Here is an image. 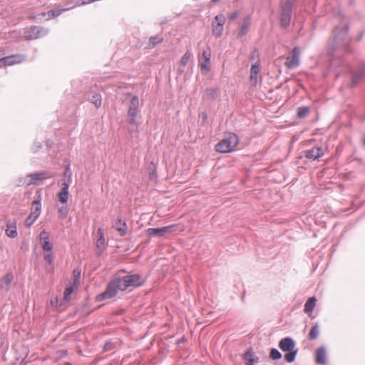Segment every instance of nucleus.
Instances as JSON below:
<instances>
[{"instance_id":"1","label":"nucleus","mask_w":365,"mask_h":365,"mask_svg":"<svg viewBox=\"0 0 365 365\" xmlns=\"http://www.w3.org/2000/svg\"><path fill=\"white\" fill-rule=\"evenodd\" d=\"M279 347L282 351L287 352L284 356L286 361L292 363L295 360L297 349H295V342L291 337H285L281 339Z\"/></svg>"},{"instance_id":"2","label":"nucleus","mask_w":365,"mask_h":365,"mask_svg":"<svg viewBox=\"0 0 365 365\" xmlns=\"http://www.w3.org/2000/svg\"><path fill=\"white\" fill-rule=\"evenodd\" d=\"M238 143V137L234 133H230L216 145L215 149L219 153H230L235 148Z\"/></svg>"},{"instance_id":"3","label":"nucleus","mask_w":365,"mask_h":365,"mask_svg":"<svg viewBox=\"0 0 365 365\" xmlns=\"http://www.w3.org/2000/svg\"><path fill=\"white\" fill-rule=\"evenodd\" d=\"M119 284L120 281L118 278H114L108 284L106 290L96 297V300L97 302H102L114 297L117 294L118 290L121 291V288Z\"/></svg>"},{"instance_id":"4","label":"nucleus","mask_w":365,"mask_h":365,"mask_svg":"<svg viewBox=\"0 0 365 365\" xmlns=\"http://www.w3.org/2000/svg\"><path fill=\"white\" fill-rule=\"evenodd\" d=\"M120 281L121 291L130 287H139L144 284L145 279L139 274H128L123 277H118Z\"/></svg>"},{"instance_id":"5","label":"nucleus","mask_w":365,"mask_h":365,"mask_svg":"<svg viewBox=\"0 0 365 365\" xmlns=\"http://www.w3.org/2000/svg\"><path fill=\"white\" fill-rule=\"evenodd\" d=\"M296 0H282V12L280 16V24L286 28L291 20V11Z\"/></svg>"},{"instance_id":"6","label":"nucleus","mask_w":365,"mask_h":365,"mask_svg":"<svg viewBox=\"0 0 365 365\" xmlns=\"http://www.w3.org/2000/svg\"><path fill=\"white\" fill-rule=\"evenodd\" d=\"M31 210V212L30 215L25 220V225L28 227H31L34 223L41 214V204L40 197L33 202Z\"/></svg>"},{"instance_id":"7","label":"nucleus","mask_w":365,"mask_h":365,"mask_svg":"<svg viewBox=\"0 0 365 365\" xmlns=\"http://www.w3.org/2000/svg\"><path fill=\"white\" fill-rule=\"evenodd\" d=\"M226 22V17L224 14L217 15L212 21V31L215 37H220L224 31V25Z\"/></svg>"},{"instance_id":"8","label":"nucleus","mask_w":365,"mask_h":365,"mask_svg":"<svg viewBox=\"0 0 365 365\" xmlns=\"http://www.w3.org/2000/svg\"><path fill=\"white\" fill-rule=\"evenodd\" d=\"M139 112V99L136 96H133L130 101L128 115L130 118L128 120L129 124L137 127V122L135 117Z\"/></svg>"},{"instance_id":"9","label":"nucleus","mask_w":365,"mask_h":365,"mask_svg":"<svg viewBox=\"0 0 365 365\" xmlns=\"http://www.w3.org/2000/svg\"><path fill=\"white\" fill-rule=\"evenodd\" d=\"M300 54L301 51L299 47H294L292 53L287 57V60L285 61L286 66L289 69L297 67L300 63Z\"/></svg>"},{"instance_id":"10","label":"nucleus","mask_w":365,"mask_h":365,"mask_svg":"<svg viewBox=\"0 0 365 365\" xmlns=\"http://www.w3.org/2000/svg\"><path fill=\"white\" fill-rule=\"evenodd\" d=\"M175 230V225H170L159 228H149L147 230V234L149 237H162L167 233L173 232Z\"/></svg>"},{"instance_id":"11","label":"nucleus","mask_w":365,"mask_h":365,"mask_svg":"<svg viewBox=\"0 0 365 365\" xmlns=\"http://www.w3.org/2000/svg\"><path fill=\"white\" fill-rule=\"evenodd\" d=\"M211 53L209 48L204 51L199 57V63L202 72L207 73L210 69Z\"/></svg>"},{"instance_id":"12","label":"nucleus","mask_w":365,"mask_h":365,"mask_svg":"<svg viewBox=\"0 0 365 365\" xmlns=\"http://www.w3.org/2000/svg\"><path fill=\"white\" fill-rule=\"evenodd\" d=\"M96 254L101 255L106 248V239L104 236V231L101 227H99L96 232Z\"/></svg>"},{"instance_id":"13","label":"nucleus","mask_w":365,"mask_h":365,"mask_svg":"<svg viewBox=\"0 0 365 365\" xmlns=\"http://www.w3.org/2000/svg\"><path fill=\"white\" fill-rule=\"evenodd\" d=\"M24 59L25 56L20 54L6 56L0 59V67L19 63L24 61Z\"/></svg>"},{"instance_id":"14","label":"nucleus","mask_w":365,"mask_h":365,"mask_svg":"<svg viewBox=\"0 0 365 365\" xmlns=\"http://www.w3.org/2000/svg\"><path fill=\"white\" fill-rule=\"evenodd\" d=\"M68 187L69 184L68 182H63L62 188L58 194L59 201L63 204H66L68 200Z\"/></svg>"},{"instance_id":"15","label":"nucleus","mask_w":365,"mask_h":365,"mask_svg":"<svg viewBox=\"0 0 365 365\" xmlns=\"http://www.w3.org/2000/svg\"><path fill=\"white\" fill-rule=\"evenodd\" d=\"M324 155L322 150L319 148H312L306 151L305 156L306 158L312 160H316Z\"/></svg>"},{"instance_id":"16","label":"nucleus","mask_w":365,"mask_h":365,"mask_svg":"<svg viewBox=\"0 0 365 365\" xmlns=\"http://www.w3.org/2000/svg\"><path fill=\"white\" fill-rule=\"evenodd\" d=\"M316 362L322 365H325L327 364V352L324 347L321 346L317 349Z\"/></svg>"},{"instance_id":"17","label":"nucleus","mask_w":365,"mask_h":365,"mask_svg":"<svg viewBox=\"0 0 365 365\" xmlns=\"http://www.w3.org/2000/svg\"><path fill=\"white\" fill-rule=\"evenodd\" d=\"M365 77V64H362L352 75V85L355 86L361 79Z\"/></svg>"},{"instance_id":"18","label":"nucleus","mask_w":365,"mask_h":365,"mask_svg":"<svg viewBox=\"0 0 365 365\" xmlns=\"http://www.w3.org/2000/svg\"><path fill=\"white\" fill-rule=\"evenodd\" d=\"M24 36L27 39H35L40 36V29L37 26H32L29 28L24 33Z\"/></svg>"},{"instance_id":"19","label":"nucleus","mask_w":365,"mask_h":365,"mask_svg":"<svg viewBox=\"0 0 365 365\" xmlns=\"http://www.w3.org/2000/svg\"><path fill=\"white\" fill-rule=\"evenodd\" d=\"M13 279L14 275L11 273H8L1 279L0 288L8 291Z\"/></svg>"},{"instance_id":"20","label":"nucleus","mask_w":365,"mask_h":365,"mask_svg":"<svg viewBox=\"0 0 365 365\" xmlns=\"http://www.w3.org/2000/svg\"><path fill=\"white\" fill-rule=\"evenodd\" d=\"M88 99L91 101L95 106L98 108L101 107L102 103L101 96L98 93L91 92L88 94Z\"/></svg>"},{"instance_id":"21","label":"nucleus","mask_w":365,"mask_h":365,"mask_svg":"<svg viewBox=\"0 0 365 365\" xmlns=\"http://www.w3.org/2000/svg\"><path fill=\"white\" fill-rule=\"evenodd\" d=\"M259 72V63L257 62H254L252 64L251 69H250V81L253 82L255 84H256L257 81V75Z\"/></svg>"},{"instance_id":"22","label":"nucleus","mask_w":365,"mask_h":365,"mask_svg":"<svg viewBox=\"0 0 365 365\" xmlns=\"http://www.w3.org/2000/svg\"><path fill=\"white\" fill-rule=\"evenodd\" d=\"M317 299L315 297H312L308 299L304 304V311L306 314H311L316 305Z\"/></svg>"},{"instance_id":"23","label":"nucleus","mask_w":365,"mask_h":365,"mask_svg":"<svg viewBox=\"0 0 365 365\" xmlns=\"http://www.w3.org/2000/svg\"><path fill=\"white\" fill-rule=\"evenodd\" d=\"M113 227L119 232L120 236H124L127 232V225L121 219H118Z\"/></svg>"},{"instance_id":"24","label":"nucleus","mask_w":365,"mask_h":365,"mask_svg":"<svg viewBox=\"0 0 365 365\" xmlns=\"http://www.w3.org/2000/svg\"><path fill=\"white\" fill-rule=\"evenodd\" d=\"M244 359L246 361V365H254L258 361V358L251 351H248L244 354Z\"/></svg>"},{"instance_id":"25","label":"nucleus","mask_w":365,"mask_h":365,"mask_svg":"<svg viewBox=\"0 0 365 365\" xmlns=\"http://www.w3.org/2000/svg\"><path fill=\"white\" fill-rule=\"evenodd\" d=\"M319 334V325H318V324L315 323L312 326V327L309 331V338L312 340L316 339L318 337Z\"/></svg>"},{"instance_id":"26","label":"nucleus","mask_w":365,"mask_h":365,"mask_svg":"<svg viewBox=\"0 0 365 365\" xmlns=\"http://www.w3.org/2000/svg\"><path fill=\"white\" fill-rule=\"evenodd\" d=\"M6 234L8 237L14 238L17 236V230L15 225H11L7 224V228L6 230Z\"/></svg>"},{"instance_id":"27","label":"nucleus","mask_w":365,"mask_h":365,"mask_svg":"<svg viewBox=\"0 0 365 365\" xmlns=\"http://www.w3.org/2000/svg\"><path fill=\"white\" fill-rule=\"evenodd\" d=\"M28 178H30V180L28 182L29 185L35 184L38 180L43 179V173H34L29 175Z\"/></svg>"},{"instance_id":"28","label":"nucleus","mask_w":365,"mask_h":365,"mask_svg":"<svg viewBox=\"0 0 365 365\" xmlns=\"http://www.w3.org/2000/svg\"><path fill=\"white\" fill-rule=\"evenodd\" d=\"M309 113V108L306 106L299 107L297 110L298 118H302L307 116Z\"/></svg>"},{"instance_id":"29","label":"nucleus","mask_w":365,"mask_h":365,"mask_svg":"<svg viewBox=\"0 0 365 365\" xmlns=\"http://www.w3.org/2000/svg\"><path fill=\"white\" fill-rule=\"evenodd\" d=\"M269 357L273 360H277L282 358V354L277 349H272L270 351Z\"/></svg>"},{"instance_id":"30","label":"nucleus","mask_w":365,"mask_h":365,"mask_svg":"<svg viewBox=\"0 0 365 365\" xmlns=\"http://www.w3.org/2000/svg\"><path fill=\"white\" fill-rule=\"evenodd\" d=\"M74 287H76V286L75 285L70 286V287H68L66 288V289L64 291V299L66 301H68L70 299V296L74 290Z\"/></svg>"},{"instance_id":"31","label":"nucleus","mask_w":365,"mask_h":365,"mask_svg":"<svg viewBox=\"0 0 365 365\" xmlns=\"http://www.w3.org/2000/svg\"><path fill=\"white\" fill-rule=\"evenodd\" d=\"M250 59L253 63L257 62L259 63V54L256 49H254L253 51L250 53Z\"/></svg>"},{"instance_id":"32","label":"nucleus","mask_w":365,"mask_h":365,"mask_svg":"<svg viewBox=\"0 0 365 365\" xmlns=\"http://www.w3.org/2000/svg\"><path fill=\"white\" fill-rule=\"evenodd\" d=\"M190 58L191 53L189 51H187L180 60L181 65L185 66L190 60Z\"/></svg>"},{"instance_id":"33","label":"nucleus","mask_w":365,"mask_h":365,"mask_svg":"<svg viewBox=\"0 0 365 365\" xmlns=\"http://www.w3.org/2000/svg\"><path fill=\"white\" fill-rule=\"evenodd\" d=\"M42 248L45 252H49L52 250L53 245L49 242V240L41 242Z\"/></svg>"},{"instance_id":"34","label":"nucleus","mask_w":365,"mask_h":365,"mask_svg":"<svg viewBox=\"0 0 365 365\" xmlns=\"http://www.w3.org/2000/svg\"><path fill=\"white\" fill-rule=\"evenodd\" d=\"M73 284L76 287H77L79 284V278L81 275V271L78 269H74L73 272Z\"/></svg>"},{"instance_id":"35","label":"nucleus","mask_w":365,"mask_h":365,"mask_svg":"<svg viewBox=\"0 0 365 365\" xmlns=\"http://www.w3.org/2000/svg\"><path fill=\"white\" fill-rule=\"evenodd\" d=\"M68 10V9L56 8L51 9V11L53 13L54 18L59 16L63 11Z\"/></svg>"},{"instance_id":"36","label":"nucleus","mask_w":365,"mask_h":365,"mask_svg":"<svg viewBox=\"0 0 365 365\" xmlns=\"http://www.w3.org/2000/svg\"><path fill=\"white\" fill-rule=\"evenodd\" d=\"M58 212L61 214L62 218H65L68 212V210L66 207H61L58 208Z\"/></svg>"},{"instance_id":"37","label":"nucleus","mask_w":365,"mask_h":365,"mask_svg":"<svg viewBox=\"0 0 365 365\" xmlns=\"http://www.w3.org/2000/svg\"><path fill=\"white\" fill-rule=\"evenodd\" d=\"M44 259L48 262L49 264H52L53 263V256L52 255V253H51V252H48V253H46L44 255Z\"/></svg>"},{"instance_id":"38","label":"nucleus","mask_w":365,"mask_h":365,"mask_svg":"<svg viewBox=\"0 0 365 365\" xmlns=\"http://www.w3.org/2000/svg\"><path fill=\"white\" fill-rule=\"evenodd\" d=\"M41 15L47 20L54 19L53 13H52L51 10L48 12H43L41 14Z\"/></svg>"},{"instance_id":"39","label":"nucleus","mask_w":365,"mask_h":365,"mask_svg":"<svg viewBox=\"0 0 365 365\" xmlns=\"http://www.w3.org/2000/svg\"><path fill=\"white\" fill-rule=\"evenodd\" d=\"M40 239L41 242L49 240L48 233L45 230L42 231L40 234Z\"/></svg>"},{"instance_id":"40","label":"nucleus","mask_w":365,"mask_h":365,"mask_svg":"<svg viewBox=\"0 0 365 365\" xmlns=\"http://www.w3.org/2000/svg\"><path fill=\"white\" fill-rule=\"evenodd\" d=\"M162 42V40L160 38L158 37H151L150 39V43L153 44V46L155 44H159Z\"/></svg>"},{"instance_id":"41","label":"nucleus","mask_w":365,"mask_h":365,"mask_svg":"<svg viewBox=\"0 0 365 365\" xmlns=\"http://www.w3.org/2000/svg\"><path fill=\"white\" fill-rule=\"evenodd\" d=\"M247 27H248V24H247V23L243 24L242 26L240 34H244L246 32Z\"/></svg>"},{"instance_id":"42","label":"nucleus","mask_w":365,"mask_h":365,"mask_svg":"<svg viewBox=\"0 0 365 365\" xmlns=\"http://www.w3.org/2000/svg\"><path fill=\"white\" fill-rule=\"evenodd\" d=\"M236 16H237V15H236L235 14H232V15L230 16V18H231V19H235V18L236 17Z\"/></svg>"},{"instance_id":"43","label":"nucleus","mask_w":365,"mask_h":365,"mask_svg":"<svg viewBox=\"0 0 365 365\" xmlns=\"http://www.w3.org/2000/svg\"><path fill=\"white\" fill-rule=\"evenodd\" d=\"M108 344H106L105 348L107 349V346H108Z\"/></svg>"},{"instance_id":"44","label":"nucleus","mask_w":365,"mask_h":365,"mask_svg":"<svg viewBox=\"0 0 365 365\" xmlns=\"http://www.w3.org/2000/svg\"><path fill=\"white\" fill-rule=\"evenodd\" d=\"M363 143H364V145L365 146V138L364 139Z\"/></svg>"},{"instance_id":"45","label":"nucleus","mask_w":365,"mask_h":365,"mask_svg":"<svg viewBox=\"0 0 365 365\" xmlns=\"http://www.w3.org/2000/svg\"><path fill=\"white\" fill-rule=\"evenodd\" d=\"M218 0H212L213 2H217Z\"/></svg>"}]
</instances>
